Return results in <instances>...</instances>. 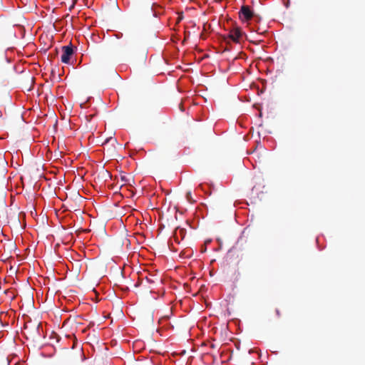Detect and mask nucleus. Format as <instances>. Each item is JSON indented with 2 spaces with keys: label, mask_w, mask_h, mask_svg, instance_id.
Wrapping results in <instances>:
<instances>
[{
  "label": "nucleus",
  "mask_w": 365,
  "mask_h": 365,
  "mask_svg": "<svg viewBox=\"0 0 365 365\" xmlns=\"http://www.w3.org/2000/svg\"><path fill=\"white\" fill-rule=\"evenodd\" d=\"M254 14L250 7L247 5L242 6L240 11L239 16L242 21H247L252 19Z\"/></svg>",
  "instance_id": "f03ea898"
},
{
  "label": "nucleus",
  "mask_w": 365,
  "mask_h": 365,
  "mask_svg": "<svg viewBox=\"0 0 365 365\" xmlns=\"http://www.w3.org/2000/svg\"><path fill=\"white\" fill-rule=\"evenodd\" d=\"M155 279L153 278V276H151L150 277L146 276L140 279V282L139 284H136V286L141 285L144 287L145 288H149L148 287V284H154L155 282Z\"/></svg>",
  "instance_id": "20e7f679"
},
{
  "label": "nucleus",
  "mask_w": 365,
  "mask_h": 365,
  "mask_svg": "<svg viewBox=\"0 0 365 365\" xmlns=\"http://www.w3.org/2000/svg\"><path fill=\"white\" fill-rule=\"evenodd\" d=\"M63 54L61 55V60L64 63H68L69 60L73 51L71 46H66L62 47Z\"/></svg>",
  "instance_id": "7ed1b4c3"
},
{
  "label": "nucleus",
  "mask_w": 365,
  "mask_h": 365,
  "mask_svg": "<svg viewBox=\"0 0 365 365\" xmlns=\"http://www.w3.org/2000/svg\"><path fill=\"white\" fill-rule=\"evenodd\" d=\"M107 141H108H108H110V142H113V143H116V139L113 138H110V139H108Z\"/></svg>",
  "instance_id": "423d86ee"
},
{
  "label": "nucleus",
  "mask_w": 365,
  "mask_h": 365,
  "mask_svg": "<svg viewBox=\"0 0 365 365\" xmlns=\"http://www.w3.org/2000/svg\"><path fill=\"white\" fill-rule=\"evenodd\" d=\"M244 35L242 29L239 26H235L230 30L227 36H224L223 38L226 43H230L232 41L236 43H240Z\"/></svg>",
  "instance_id": "f257e3e1"
},
{
  "label": "nucleus",
  "mask_w": 365,
  "mask_h": 365,
  "mask_svg": "<svg viewBox=\"0 0 365 365\" xmlns=\"http://www.w3.org/2000/svg\"><path fill=\"white\" fill-rule=\"evenodd\" d=\"M186 199L188 202H190V203H193L195 202V200L192 199V193L190 191H188L187 193H186Z\"/></svg>",
  "instance_id": "39448f33"
}]
</instances>
